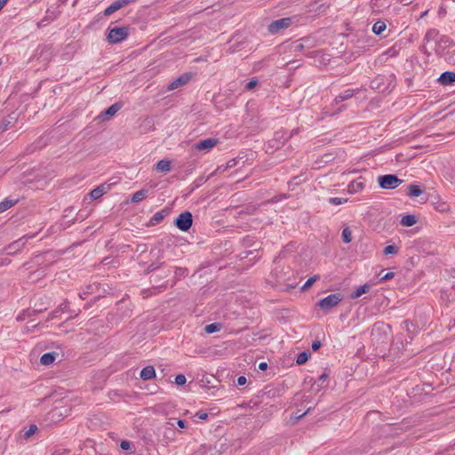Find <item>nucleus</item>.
Returning a JSON list of instances; mask_svg holds the SVG:
<instances>
[{"instance_id": "obj_10", "label": "nucleus", "mask_w": 455, "mask_h": 455, "mask_svg": "<svg viewBox=\"0 0 455 455\" xmlns=\"http://www.w3.org/2000/svg\"><path fill=\"white\" fill-rule=\"evenodd\" d=\"M111 185L110 184H101L98 186L96 188L92 189L90 192V197L92 200L99 199L104 194H106L110 189Z\"/></svg>"}, {"instance_id": "obj_13", "label": "nucleus", "mask_w": 455, "mask_h": 455, "mask_svg": "<svg viewBox=\"0 0 455 455\" xmlns=\"http://www.w3.org/2000/svg\"><path fill=\"white\" fill-rule=\"evenodd\" d=\"M140 377L143 380H149L156 377L155 368L151 365L143 368L140 371Z\"/></svg>"}, {"instance_id": "obj_28", "label": "nucleus", "mask_w": 455, "mask_h": 455, "mask_svg": "<svg viewBox=\"0 0 455 455\" xmlns=\"http://www.w3.org/2000/svg\"><path fill=\"white\" fill-rule=\"evenodd\" d=\"M308 357H309V354L307 353V352H301L297 356V360H296V363L299 364V365H301V364H304L307 363V361L308 360Z\"/></svg>"}, {"instance_id": "obj_19", "label": "nucleus", "mask_w": 455, "mask_h": 455, "mask_svg": "<svg viewBox=\"0 0 455 455\" xmlns=\"http://www.w3.org/2000/svg\"><path fill=\"white\" fill-rule=\"evenodd\" d=\"M156 169L160 172H169L172 169V163L167 159L160 160L156 164Z\"/></svg>"}, {"instance_id": "obj_18", "label": "nucleus", "mask_w": 455, "mask_h": 455, "mask_svg": "<svg viewBox=\"0 0 455 455\" xmlns=\"http://www.w3.org/2000/svg\"><path fill=\"white\" fill-rule=\"evenodd\" d=\"M416 222H417V219H416V216L413 214H408V215L403 216L400 221L401 225L403 227H411L414 224H416Z\"/></svg>"}, {"instance_id": "obj_26", "label": "nucleus", "mask_w": 455, "mask_h": 455, "mask_svg": "<svg viewBox=\"0 0 455 455\" xmlns=\"http://www.w3.org/2000/svg\"><path fill=\"white\" fill-rule=\"evenodd\" d=\"M220 328H221L220 323H213L206 325L204 330L207 333H213V332L219 331L220 330Z\"/></svg>"}, {"instance_id": "obj_12", "label": "nucleus", "mask_w": 455, "mask_h": 455, "mask_svg": "<svg viewBox=\"0 0 455 455\" xmlns=\"http://www.w3.org/2000/svg\"><path fill=\"white\" fill-rule=\"evenodd\" d=\"M438 82L443 85H450L455 82V72L445 71L438 78Z\"/></svg>"}, {"instance_id": "obj_35", "label": "nucleus", "mask_w": 455, "mask_h": 455, "mask_svg": "<svg viewBox=\"0 0 455 455\" xmlns=\"http://www.w3.org/2000/svg\"><path fill=\"white\" fill-rule=\"evenodd\" d=\"M164 214L163 213V212H158L155 213V215L152 218V220H154L156 223H159L164 220Z\"/></svg>"}, {"instance_id": "obj_32", "label": "nucleus", "mask_w": 455, "mask_h": 455, "mask_svg": "<svg viewBox=\"0 0 455 455\" xmlns=\"http://www.w3.org/2000/svg\"><path fill=\"white\" fill-rule=\"evenodd\" d=\"M397 252H398V248L395 244L387 245L384 249V254H386V255H387V254H396Z\"/></svg>"}, {"instance_id": "obj_4", "label": "nucleus", "mask_w": 455, "mask_h": 455, "mask_svg": "<svg viewBox=\"0 0 455 455\" xmlns=\"http://www.w3.org/2000/svg\"><path fill=\"white\" fill-rule=\"evenodd\" d=\"M342 300L340 293L328 295L318 302V306L324 310L331 309L337 306Z\"/></svg>"}, {"instance_id": "obj_11", "label": "nucleus", "mask_w": 455, "mask_h": 455, "mask_svg": "<svg viewBox=\"0 0 455 455\" xmlns=\"http://www.w3.org/2000/svg\"><path fill=\"white\" fill-rule=\"evenodd\" d=\"M121 107L122 105L119 103L112 104L109 108H108L100 115V117L103 121L108 120L111 116L116 114V112L121 108Z\"/></svg>"}, {"instance_id": "obj_27", "label": "nucleus", "mask_w": 455, "mask_h": 455, "mask_svg": "<svg viewBox=\"0 0 455 455\" xmlns=\"http://www.w3.org/2000/svg\"><path fill=\"white\" fill-rule=\"evenodd\" d=\"M342 239L346 243H348L352 241V233L349 228L347 227L342 230Z\"/></svg>"}, {"instance_id": "obj_48", "label": "nucleus", "mask_w": 455, "mask_h": 455, "mask_svg": "<svg viewBox=\"0 0 455 455\" xmlns=\"http://www.w3.org/2000/svg\"><path fill=\"white\" fill-rule=\"evenodd\" d=\"M177 425L181 427V428H184L185 427V421L184 420H181V419H179L177 421Z\"/></svg>"}, {"instance_id": "obj_3", "label": "nucleus", "mask_w": 455, "mask_h": 455, "mask_svg": "<svg viewBox=\"0 0 455 455\" xmlns=\"http://www.w3.org/2000/svg\"><path fill=\"white\" fill-rule=\"evenodd\" d=\"M193 223V216L190 212H181L175 220L176 227L181 231H188Z\"/></svg>"}, {"instance_id": "obj_37", "label": "nucleus", "mask_w": 455, "mask_h": 455, "mask_svg": "<svg viewBox=\"0 0 455 455\" xmlns=\"http://www.w3.org/2000/svg\"><path fill=\"white\" fill-rule=\"evenodd\" d=\"M120 447L124 450V451H128V450H131L132 448V443L129 442V441H122L121 443H120Z\"/></svg>"}, {"instance_id": "obj_17", "label": "nucleus", "mask_w": 455, "mask_h": 455, "mask_svg": "<svg viewBox=\"0 0 455 455\" xmlns=\"http://www.w3.org/2000/svg\"><path fill=\"white\" fill-rule=\"evenodd\" d=\"M371 285L368 283H365L362 286H359L355 291H353L350 295L351 299H357L361 297L363 294L368 292L371 289Z\"/></svg>"}, {"instance_id": "obj_39", "label": "nucleus", "mask_w": 455, "mask_h": 455, "mask_svg": "<svg viewBox=\"0 0 455 455\" xmlns=\"http://www.w3.org/2000/svg\"><path fill=\"white\" fill-rule=\"evenodd\" d=\"M137 0H117L121 7L126 6L129 4L134 3Z\"/></svg>"}, {"instance_id": "obj_6", "label": "nucleus", "mask_w": 455, "mask_h": 455, "mask_svg": "<svg viewBox=\"0 0 455 455\" xmlns=\"http://www.w3.org/2000/svg\"><path fill=\"white\" fill-rule=\"evenodd\" d=\"M291 24V18H283L280 20H276L268 26V30L272 34H275L279 32L280 30L283 28H287Z\"/></svg>"}, {"instance_id": "obj_15", "label": "nucleus", "mask_w": 455, "mask_h": 455, "mask_svg": "<svg viewBox=\"0 0 455 455\" xmlns=\"http://www.w3.org/2000/svg\"><path fill=\"white\" fill-rule=\"evenodd\" d=\"M438 38H439V31L435 28H432V29H429L426 33L424 41L426 42L427 44H429L432 42H434L435 44L436 41L438 40Z\"/></svg>"}, {"instance_id": "obj_16", "label": "nucleus", "mask_w": 455, "mask_h": 455, "mask_svg": "<svg viewBox=\"0 0 455 455\" xmlns=\"http://www.w3.org/2000/svg\"><path fill=\"white\" fill-rule=\"evenodd\" d=\"M58 355L59 354L56 352L44 354L40 358V363L43 365H50L55 361Z\"/></svg>"}, {"instance_id": "obj_25", "label": "nucleus", "mask_w": 455, "mask_h": 455, "mask_svg": "<svg viewBox=\"0 0 455 455\" xmlns=\"http://www.w3.org/2000/svg\"><path fill=\"white\" fill-rule=\"evenodd\" d=\"M386 24L383 21H377L372 27V31L376 35H380L386 29Z\"/></svg>"}, {"instance_id": "obj_29", "label": "nucleus", "mask_w": 455, "mask_h": 455, "mask_svg": "<svg viewBox=\"0 0 455 455\" xmlns=\"http://www.w3.org/2000/svg\"><path fill=\"white\" fill-rule=\"evenodd\" d=\"M37 431V427L36 425H30L29 428L24 432L23 438L25 440L29 439Z\"/></svg>"}, {"instance_id": "obj_42", "label": "nucleus", "mask_w": 455, "mask_h": 455, "mask_svg": "<svg viewBox=\"0 0 455 455\" xmlns=\"http://www.w3.org/2000/svg\"><path fill=\"white\" fill-rule=\"evenodd\" d=\"M196 416L200 419H206L208 418V414L204 411L196 412Z\"/></svg>"}, {"instance_id": "obj_9", "label": "nucleus", "mask_w": 455, "mask_h": 455, "mask_svg": "<svg viewBox=\"0 0 455 455\" xmlns=\"http://www.w3.org/2000/svg\"><path fill=\"white\" fill-rule=\"evenodd\" d=\"M218 143V139L215 138H208L206 140H201L195 145L196 149L197 150H210L214 148Z\"/></svg>"}, {"instance_id": "obj_44", "label": "nucleus", "mask_w": 455, "mask_h": 455, "mask_svg": "<svg viewBox=\"0 0 455 455\" xmlns=\"http://www.w3.org/2000/svg\"><path fill=\"white\" fill-rule=\"evenodd\" d=\"M186 271H187V270H186V269H184V268H177V270H176V275H179V276H182V275H185V272H186Z\"/></svg>"}, {"instance_id": "obj_55", "label": "nucleus", "mask_w": 455, "mask_h": 455, "mask_svg": "<svg viewBox=\"0 0 455 455\" xmlns=\"http://www.w3.org/2000/svg\"><path fill=\"white\" fill-rule=\"evenodd\" d=\"M17 320H18V321L22 320V317H20V316H19V317L17 318Z\"/></svg>"}, {"instance_id": "obj_46", "label": "nucleus", "mask_w": 455, "mask_h": 455, "mask_svg": "<svg viewBox=\"0 0 455 455\" xmlns=\"http://www.w3.org/2000/svg\"><path fill=\"white\" fill-rule=\"evenodd\" d=\"M267 363H265V362H262V363H260L259 364V369L260 371H265V370H267Z\"/></svg>"}, {"instance_id": "obj_41", "label": "nucleus", "mask_w": 455, "mask_h": 455, "mask_svg": "<svg viewBox=\"0 0 455 455\" xmlns=\"http://www.w3.org/2000/svg\"><path fill=\"white\" fill-rule=\"evenodd\" d=\"M395 274L393 272H388L385 275L381 277V281H387L394 277Z\"/></svg>"}, {"instance_id": "obj_51", "label": "nucleus", "mask_w": 455, "mask_h": 455, "mask_svg": "<svg viewBox=\"0 0 455 455\" xmlns=\"http://www.w3.org/2000/svg\"><path fill=\"white\" fill-rule=\"evenodd\" d=\"M423 51H424L425 53H427L428 55L430 54V52L427 51V45L423 46Z\"/></svg>"}, {"instance_id": "obj_33", "label": "nucleus", "mask_w": 455, "mask_h": 455, "mask_svg": "<svg viewBox=\"0 0 455 455\" xmlns=\"http://www.w3.org/2000/svg\"><path fill=\"white\" fill-rule=\"evenodd\" d=\"M347 199H342V198H339V197H331L329 199V202L334 205H339L345 202H347Z\"/></svg>"}, {"instance_id": "obj_56", "label": "nucleus", "mask_w": 455, "mask_h": 455, "mask_svg": "<svg viewBox=\"0 0 455 455\" xmlns=\"http://www.w3.org/2000/svg\"><path fill=\"white\" fill-rule=\"evenodd\" d=\"M204 455H212V454H208L207 452H203Z\"/></svg>"}, {"instance_id": "obj_22", "label": "nucleus", "mask_w": 455, "mask_h": 455, "mask_svg": "<svg viewBox=\"0 0 455 455\" xmlns=\"http://www.w3.org/2000/svg\"><path fill=\"white\" fill-rule=\"evenodd\" d=\"M423 193L419 186L411 184L408 188V196L411 197H418Z\"/></svg>"}, {"instance_id": "obj_24", "label": "nucleus", "mask_w": 455, "mask_h": 455, "mask_svg": "<svg viewBox=\"0 0 455 455\" xmlns=\"http://www.w3.org/2000/svg\"><path fill=\"white\" fill-rule=\"evenodd\" d=\"M96 289H98L97 284H95V283L89 284L88 286L85 287V289L83 291V292L79 293V297L82 299H84L85 295L93 293Z\"/></svg>"}, {"instance_id": "obj_38", "label": "nucleus", "mask_w": 455, "mask_h": 455, "mask_svg": "<svg viewBox=\"0 0 455 455\" xmlns=\"http://www.w3.org/2000/svg\"><path fill=\"white\" fill-rule=\"evenodd\" d=\"M352 188L354 190L363 189L364 185L363 182L356 181L352 184Z\"/></svg>"}, {"instance_id": "obj_36", "label": "nucleus", "mask_w": 455, "mask_h": 455, "mask_svg": "<svg viewBox=\"0 0 455 455\" xmlns=\"http://www.w3.org/2000/svg\"><path fill=\"white\" fill-rule=\"evenodd\" d=\"M175 383L179 386L184 385L186 383V377L183 374H179L175 378Z\"/></svg>"}, {"instance_id": "obj_2", "label": "nucleus", "mask_w": 455, "mask_h": 455, "mask_svg": "<svg viewBox=\"0 0 455 455\" xmlns=\"http://www.w3.org/2000/svg\"><path fill=\"white\" fill-rule=\"evenodd\" d=\"M378 183L382 189H394L403 183L395 174L381 175L378 178Z\"/></svg>"}, {"instance_id": "obj_47", "label": "nucleus", "mask_w": 455, "mask_h": 455, "mask_svg": "<svg viewBox=\"0 0 455 455\" xmlns=\"http://www.w3.org/2000/svg\"><path fill=\"white\" fill-rule=\"evenodd\" d=\"M9 124H10V122H9V121H7V122H4L3 125H2V126H1V128H0V129H1V131H3V132H4V131H5V130L7 129V127H8V125H9Z\"/></svg>"}, {"instance_id": "obj_50", "label": "nucleus", "mask_w": 455, "mask_h": 455, "mask_svg": "<svg viewBox=\"0 0 455 455\" xmlns=\"http://www.w3.org/2000/svg\"><path fill=\"white\" fill-rule=\"evenodd\" d=\"M402 3H403L404 4H409L412 2V0H401Z\"/></svg>"}, {"instance_id": "obj_30", "label": "nucleus", "mask_w": 455, "mask_h": 455, "mask_svg": "<svg viewBox=\"0 0 455 455\" xmlns=\"http://www.w3.org/2000/svg\"><path fill=\"white\" fill-rule=\"evenodd\" d=\"M319 279V275H314L310 278H308L307 280V282L304 283V285L302 286V291H307L308 290L312 285L313 283Z\"/></svg>"}, {"instance_id": "obj_21", "label": "nucleus", "mask_w": 455, "mask_h": 455, "mask_svg": "<svg viewBox=\"0 0 455 455\" xmlns=\"http://www.w3.org/2000/svg\"><path fill=\"white\" fill-rule=\"evenodd\" d=\"M148 190L147 189H140L137 192H135L132 196V203H139L145 199L148 196Z\"/></svg>"}, {"instance_id": "obj_20", "label": "nucleus", "mask_w": 455, "mask_h": 455, "mask_svg": "<svg viewBox=\"0 0 455 455\" xmlns=\"http://www.w3.org/2000/svg\"><path fill=\"white\" fill-rule=\"evenodd\" d=\"M17 200L5 198L0 203V213L7 211L17 204Z\"/></svg>"}, {"instance_id": "obj_5", "label": "nucleus", "mask_w": 455, "mask_h": 455, "mask_svg": "<svg viewBox=\"0 0 455 455\" xmlns=\"http://www.w3.org/2000/svg\"><path fill=\"white\" fill-rule=\"evenodd\" d=\"M452 45V40L449 36H441L436 41L435 47H431V49L434 50L437 55L441 56L445 49Z\"/></svg>"}, {"instance_id": "obj_8", "label": "nucleus", "mask_w": 455, "mask_h": 455, "mask_svg": "<svg viewBox=\"0 0 455 455\" xmlns=\"http://www.w3.org/2000/svg\"><path fill=\"white\" fill-rule=\"evenodd\" d=\"M192 76L191 74L189 73H184L183 75H181L180 77L174 79L168 86H167V90L168 91H172V90H175L180 86H183L185 84H187L190 79H191Z\"/></svg>"}, {"instance_id": "obj_40", "label": "nucleus", "mask_w": 455, "mask_h": 455, "mask_svg": "<svg viewBox=\"0 0 455 455\" xmlns=\"http://www.w3.org/2000/svg\"><path fill=\"white\" fill-rule=\"evenodd\" d=\"M321 346L322 344L319 340H315L313 341L311 347L314 351H316L321 347Z\"/></svg>"}, {"instance_id": "obj_23", "label": "nucleus", "mask_w": 455, "mask_h": 455, "mask_svg": "<svg viewBox=\"0 0 455 455\" xmlns=\"http://www.w3.org/2000/svg\"><path fill=\"white\" fill-rule=\"evenodd\" d=\"M122 7L120 6L119 3L116 1H115L112 4H110L108 7H107L104 11V15L105 16H109L111 15L112 13H114L115 12L120 10Z\"/></svg>"}, {"instance_id": "obj_31", "label": "nucleus", "mask_w": 455, "mask_h": 455, "mask_svg": "<svg viewBox=\"0 0 455 455\" xmlns=\"http://www.w3.org/2000/svg\"><path fill=\"white\" fill-rule=\"evenodd\" d=\"M238 164V160H236V159H231V160H229V161L227 163V164H226V166H225V167L220 166V167L217 169V171H220H220H225V170H227V169L234 168L235 166H236V164Z\"/></svg>"}, {"instance_id": "obj_52", "label": "nucleus", "mask_w": 455, "mask_h": 455, "mask_svg": "<svg viewBox=\"0 0 455 455\" xmlns=\"http://www.w3.org/2000/svg\"><path fill=\"white\" fill-rule=\"evenodd\" d=\"M302 48H303V44H298V45L296 46V49H298V50H300V49H302Z\"/></svg>"}, {"instance_id": "obj_45", "label": "nucleus", "mask_w": 455, "mask_h": 455, "mask_svg": "<svg viewBox=\"0 0 455 455\" xmlns=\"http://www.w3.org/2000/svg\"><path fill=\"white\" fill-rule=\"evenodd\" d=\"M311 408H308L304 413L302 414H299V413H296L295 417L296 419H301L302 417H304L307 413H308L310 411Z\"/></svg>"}, {"instance_id": "obj_1", "label": "nucleus", "mask_w": 455, "mask_h": 455, "mask_svg": "<svg viewBox=\"0 0 455 455\" xmlns=\"http://www.w3.org/2000/svg\"><path fill=\"white\" fill-rule=\"evenodd\" d=\"M129 36L128 27L112 28H109L108 35V41L110 44H118L124 40Z\"/></svg>"}, {"instance_id": "obj_14", "label": "nucleus", "mask_w": 455, "mask_h": 455, "mask_svg": "<svg viewBox=\"0 0 455 455\" xmlns=\"http://www.w3.org/2000/svg\"><path fill=\"white\" fill-rule=\"evenodd\" d=\"M355 92L356 91L354 89H347L343 92L339 93L338 96H336L334 100L335 104H339V102H342L352 98L355 95Z\"/></svg>"}, {"instance_id": "obj_49", "label": "nucleus", "mask_w": 455, "mask_h": 455, "mask_svg": "<svg viewBox=\"0 0 455 455\" xmlns=\"http://www.w3.org/2000/svg\"><path fill=\"white\" fill-rule=\"evenodd\" d=\"M327 377H328V375H327V374H325V373H323V374H322V375L319 377V380H320V381H325V380H326V379H327Z\"/></svg>"}, {"instance_id": "obj_7", "label": "nucleus", "mask_w": 455, "mask_h": 455, "mask_svg": "<svg viewBox=\"0 0 455 455\" xmlns=\"http://www.w3.org/2000/svg\"><path fill=\"white\" fill-rule=\"evenodd\" d=\"M28 241V237L25 235L12 243H10L7 247H5V251L8 255H14L18 251H20Z\"/></svg>"}, {"instance_id": "obj_53", "label": "nucleus", "mask_w": 455, "mask_h": 455, "mask_svg": "<svg viewBox=\"0 0 455 455\" xmlns=\"http://www.w3.org/2000/svg\"><path fill=\"white\" fill-rule=\"evenodd\" d=\"M4 6V4L0 1V11L3 9Z\"/></svg>"}, {"instance_id": "obj_54", "label": "nucleus", "mask_w": 455, "mask_h": 455, "mask_svg": "<svg viewBox=\"0 0 455 455\" xmlns=\"http://www.w3.org/2000/svg\"><path fill=\"white\" fill-rule=\"evenodd\" d=\"M4 5L7 3L8 0H0Z\"/></svg>"}, {"instance_id": "obj_43", "label": "nucleus", "mask_w": 455, "mask_h": 455, "mask_svg": "<svg viewBox=\"0 0 455 455\" xmlns=\"http://www.w3.org/2000/svg\"><path fill=\"white\" fill-rule=\"evenodd\" d=\"M247 379L244 376H240L238 377L237 379V385L238 386H243L246 383Z\"/></svg>"}, {"instance_id": "obj_34", "label": "nucleus", "mask_w": 455, "mask_h": 455, "mask_svg": "<svg viewBox=\"0 0 455 455\" xmlns=\"http://www.w3.org/2000/svg\"><path fill=\"white\" fill-rule=\"evenodd\" d=\"M258 84V80L256 78H252L245 84V89L247 91L252 90Z\"/></svg>"}]
</instances>
